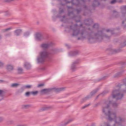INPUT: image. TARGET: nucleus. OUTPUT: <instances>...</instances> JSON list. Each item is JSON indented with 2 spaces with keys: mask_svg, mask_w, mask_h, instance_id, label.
I'll return each mask as SVG.
<instances>
[{
  "mask_svg": "<svg viewBox=\"0 0 126 126\" xmlns=\"http://www.w3.org/2000/svg\"><path fill=\"white\" fill-rule=\"evenodd\" d=\"M76 0L78 1V2H79V0Z\"/></svg>",
  "mask_w": 126,
  "mask_h": 126,
  "instance_id": "nucleus-56",
  "label": "nucleus"
},
{
  "mask_svg": "<svg viewBox=\"0 0 126 126\" xmlns=\"http://www.w3.org/2000/svg\"><path fill=\"white\" fill-rule=\"evenodd\" d=\"M114 15H115L116 14L118 15V13L116 11H113Z\"/></svg>",
  "mask_w": 126,
  "mask_h": 126,
  "instance_id": "nucleus-38",
  "label": "nucleus"
},
{
  "mask_svg": "<svg viewBox=\"0 0 126 126\" xmlns=\"http://www.w3.org/2000/svg\"><path fill=\"white\" fill-rule=\"evenodd\" d=\"M79 63L78 60H77L73 63L71 67V69L72 71H74L76 70V64L78 63Z\"/></svg>",
  "mask_w": 126,
  "mask_h": 126,
  "instance_id": "nucleus-5",
  "label": "nucleus"
},
{
  "mask_svg": "<svg viewBox=\"0 0 126 126\" xmlns=\"http://www.w3.org/2000/svg\"><path fill=\"white\" fill-rule=\"evenodd\" d=\"M11 29V28H7L4 29L3 30V32H4L6 31H8L10 30Z\"/></svg>",
  "mask_w": 126,
  "mask_h": 126,
  "instance_id": "nucleus-24",
  "label": "nucleus"
},
{
  "mask_svg": "<svg viewBox=\"0 0 126 126\" xmlns=\"http://www.w3.org/2000/svg\"><path fill=\"white\" fill-rule=\"evenodd\" d=\"M99 89L100 88L99 87H98L92 91L90 93L91 95L92 96L95 94L99 90Z\"/></svg>",
  "mask_w": 126,
  "mask_h": 126,
  "instance_id": "nucleus-15",
  "label": "nucleus"
},
{
  "mask_svg": "<svg viewBox=\"0 0 126 126\" xmlns=\"http://www.w3.org/2000/svg\"><path fill=\"white\" fill-rule=\"evenodd\" d=\"M53 43H43L41 44L40 47L43 48H46L49 47L50 46L52 45Z\"/></svg>",
  "mask_w": 126,
  "mask_h": 126,
  "instance_id": "nucleus-6",
  "label": "nucleus"
},
{
  "mask_svg": "<svg viewBox=\"0 0 126 126\" xmlns=\"http://www.w3.org/2000/svg\"><path fill=\"white\" fill-rule=\"evenodd\" d=\"M107 93V92H106V91H104L101 94H100L99 95H98L97 96V97H98V96L99 95H101L102 96H103L106 93Z\"/></svg>",
  "mask_w": 126,
  "mask_h": 126,
  "instance_id": "nucleus-29",
  "label": "nucleus"
},
{
  "mask_svg": "<svg viewBox=\"0 0 126 126\" xmlns=\"http://www.w3.org/2000/svg\"><path fill=\"white\" fill-rule=\"evenodd\" d=\"M86 6H84V7L86 8Z\"/></svg>",
  "mask_w": 126,
  "mask_h": 126,
  "instance_id": "nucleus-57",
  "label": "nucleus"
},
{
  "mask_svg": "<svg viewBox=\"0 0 126 126\" xmlns=\"http://www.w3.org/2000/svg\"><path fill=\"white\" fill-rule=\"evenodd\" d=\"M30 94H31V92H27L25 93V95L27 96H29Z\"/></svg>",
  "mask_w": 126,
  "mask_h": 126,
  "instance_id": "nucleus-31",
  "label": "nucleus"
},
{
  "mask_svg": "<svg viewBox=\"0 0 126 126\" xmlns=\"http://www.w3.org/2000/svg\"><path fill=\"white\" fill-rule=\"evenodd\" d=\"M122 17H123L126 15V6H123L122 8Z\"/></svg>",
  "mask_w": 126,
  "mask_h": 126,
  "instance_id": "nucleus-10",
  "label": "nucleus"
},
{
  "mask_svg": "<svg viewBox=\"0 0 126 126\" xmlns=\"http://www.w3.org/2000/svg\"><path fill=\"white\" fill-rule=\"evenodd\" d=\"M51 90L52 89H44L40 91V93L42 94H46L48 92L51 91Z\"/></svg>",
  "mask_w": 126,
  "mask_h": 126,
  "instance_id": "nucleus-7",
  "label": "nucleus"
},
{
  "mask_svg": "<svg viewBox=\"0 0 126 126\" xmlns=\"http://www.w3.org/2000/svg\"><path fill=\"white\" fill-rule=\"evenodd\" d=\"M116 15H117V14H116L115 15V16H116Z\"/></svg>",
  "mask_w": 126,
  "mask_h": 126,
  "instance_id": "nucleus-59",
  "label": "nucleus"
},
{
  "mask_svg": "<svg viewBox=\"0 0 126 126\" xmlns=\"http://www.w3.org/2000/svg\"><path fill=\"white\" fill-rule=\"evenodd\" d=\"M125 21H126V19L125 20Z\"/></svg>",
  "mask_w": 126,
  "mask_h": 126,
  "instance_id": "nucleus-60",
  "label": "nucleus"
},
{
  "mask_svg": "<svg viewBox=\"0 0 126 126\" xmlns=\"http://www.w3.org/2000/svg\"><path fill=\"white\" fill-rule=\"evenodd\" d=\"M3 119V118L2 117H0V122L2 121Z\"/></svg>",
  "mask_w": 126,
  "mask_h": 126,
  "instance_id": "nucleus-44",
  "label": "nucleus"
},
{
  "mask_svg": "<svg viewBox=\"0 0 126 126\" xmlns=\"http://www.w3.org/2000/svg\"><path fill=\"white\" fill-rule=\"evenodd\" d=\"M79 53V52L78 51H71L68 53L69 56H75L78 54Z\"/></svg>",
  "mask_w": 126,
  "mask_h": 126,
  "instance_id": "nucleus-9",
  "label": "nucleus"
},
{
  "mask_svg": "<svg viewBox=\"0 0 126 126\" xmlns=\"http://www.w3.org/2000/svg\"><path fill=\"white\" fill-rule=\"evenodd\" d=\"M91 126H95V124L94 123H93Z\"/></svg>",
  "mask_w": 126,
  "mask_h": 126,
  "instance_id": "nucleus-47",
  "label": "nucleus"
},
{
  "mask_svg": "<svg viewBox=\"0 0 126 126\" xmlns=\"http://www.w3.org/2000/svg\"><path fill=\"white\" fill-rule=\"evenodd\" d=\"M17 71L18 73V74H21L23 73V70L21 68H18L17 69Z\"/></svg>",
  "mask_w": 126,
  "mask_h": 126,
  "instance_id": "nucleus-19",
  "label": "nucleus"
},
{
  "mask_svg": "<svg viewBox=\"0 0 126 126\" xmlns=\"http://www.w3.org/2000/svg\"><path fill=\"white\" fill-rule=\"evenodd\" d=\"M30 105H23L22 106V108L23 109H25L29 107Z\"/></svg>",
  "mask_w": 126,
  "mask_h": 126,
  "instance_id": "nucleus-23",
  "label": "nucleus"
},
{
  "mask_svg": "<svg viewBox=\"0 0 126 126\" xmlns=\"http://www.w3.org/2000/svg\"><path fill=\"white\" fill-rule=\"evenodd\" d=\"M71 120H69L67 122L65 123V124H64V125H66L67 124H68L69 123H70V122H71Z\"/></svg>",
  "mask_w": 126,
  "mask_h": 126,
  "instance_id": "nucleus-37",
  "label": "nucleus"
},
{
  "mask_svg": "<svg viewBox=\"0 0 126 126\" xmlns=\"http://www.w3.org/2000/svg\"><path fill=\"white\" fill-rule=\"evenodd\" d=\"M50 57L49 52L46 50L42 51L40 52L39 56L37 58V62L39 63H43L46 58H49Z\"/></svg>",
  "mask_w": 126,
  "mask_h": 126,
  "instance_id": "nucleus-3",
  "label": "nucleus"
},
{
  "mask_svg": "<svg viewBox=\"0 0 126 126\" xmlns=\"http://www.w3.org/2000/svg\"><path fill=\"white\" fill-rule=\"evenodd\" d=\"M3 81V80H0V83H1Z\"/></svg>",
  "mask_w": 126,
  "mask_h": 126,
  "instance_id": "nucleus-51",
  "label": "nucleus"
},
{
  "mask_svg": "<svg viewBox=\"0 0 126 126\" xmlns=\"http://www.w3.org/2000/svg\"><path fill=\"white\" fill-rule=\"evenodd\" d=\"M6 82H7L6 81H4V83H6Z\"/></svg>",
  "mask_w": 126,
  "mask_h": 126,
  "instance_id": "nucleus-55",
  "label": "nucleus"
},
{
  "mask_svg": "<svg viewBox=\"0 0 126 126\" xmlns=\"http://www.w3.org/2000/svg\"><path fill=\"white\" fill-rule=\"evenodd\" d=\"M68 10H69V9H72V7H71L68 6Z\"/></svg>",
  "mask_w": 126,
  "mask_h": 126,
  "instance_id": "nucleus-46",
  "label": "nucleus"
},
{
  "mask_svg": "<svg viewBox=\"0 0 126 126\" xmlns=\"http://www.w3.org/2000/svg\"><path fill=\"white\" fill-rule=\"evenodd\" d=\"M125 21H122V25L124 26V28H126V25H124V22H125Z\"/></svg>",
  "mask_w": 126,
  "mask_h": 126,
  "instance_id": "nucleus-39",
  "label": "nucleus"
},
{
  "mask_svg": "<svg viewBox=\"0 0 126 126\" xmlns=\"http://www.w3.org/2000/svg\"><path fill=\"white\" fill-rule=\"evenodd\" d=\"M100 126H110L108 122H104L100 125Z\"/></svg>",
  "mask_w": 126,
  "mask_h": 126,
  "instance_id": "nucleus-17",
  "label": "nucleus"
},
{
  "mask_svg": "<svg viewBox=\"0 0 126 126\" xmlns=\"http://www.w3.org/2000/svg\"><path fill=\"white\" fill-rule=\"evenodd\" d=\"M17 126H26L25 125H19Z\"/></svg>",
  "mask_w": 126,
  "mask_h": 126,
  "instance_id": "nucleus-49",
  "label": "nucleus"
},
{
  "mask_svg": "<svg viewBox=\"0 0 126 126\" xmlns=\"http://www.w3.org/2000/svg\"><path fill=\"white\" fill-rule=\"evenodd\" d=\"M31 94L33 95H35L37 94L38 93V91H32L31 92Z\"/></svg>",
  "mask_w": 126,
  "mask_h": 126,
  "instance_id": "nucleus-20",
  "label": "nucleus"
},
{
  "mask_svg": "<svg viewBox=\"0 0 126 126\" xmlns=\"http://www.w3.org/2000/svg\"><path fill=\"white\" fill-rule=\"evenodd\" d=\"M99 3L98 2V0H94L93 5L94 7H95L97 5H99Z\"/></svg>",
  "mask_w": 126,
  "mask_h": 126,
  "instance_id": "nucleus-16",
  "label": "nucleus"
},
{
  "mask_svg": "<svg viewBox=\"0 0 126 126\" xmlns=\"http://www.w3.org/2000/svg\"><path fill=\"white\" fill-rule=\"evenodd\" d=\"M67 28L73 30V36H79V37L78 38V40L86 38L90 43L93 42L95 39L98 41H100L104 37L107 38H109L110 36L105 35V32H109L112 34H113V31L109 29L103 31L98 30L96 32L94 33L90 30L88 31H87L85 28L82 27V24L79 26L76 24L68 26Z\"/></svg>",
  "mask_w": 126,
  "mask_h": 126,
  "instance_id": "nucleus-2",
  "label": "nucleus"
},
{
  "mask_svg": "<svg viewBox=\"0 0 126 126\" xmlns=\"http://www.w3.org/2000/svg\"><path fill=\"white\" fill-rule=\"evenodd\" d=\"M79 21H77V22H79Z\"/></svg>",
  "mask_w": 126,
  "mask_h": 126,
  "instance_id": "nucleus-58",
  "label": "nucleus"
},
{
  "mask_svg": "<svg viewBox=\"0 0 126 126\" xmlns=\"http://www.w3.org/2000/svg\"><path fill=\"white\" fill-rule=\"evenodd\" d=\"M13 123V121L12 120L8 122V124H12Z\"/></svg>",
  "mask_w": 126,
  "mask_h": 126,
  "instance_id": "nucleus-41",
  "label": "nucleus"
},
{
  "mask_svg": "<svg viewBox=\"0 0 126 126\" xmlns=\"http://www.w3.org/2000/svg\"><path fill=\"white\" fill-rule=\"evenodd\" d=\"M80 11H81V10L80 9L77 10V11L78 13H79V12Z\"/></svg>",
  "mask_w": 126,
  "mask_h": 126,
  "instance_id": "nucleus-48",
  "label": "nucleus"
},
{
  "mask_svg": "<svg viewBox=\"0 0 126 126\" xmlns=\"http://www.w3.org/2000/svg\"><path fill=\"white\" fill-rule=\"evenodd\" d=\"M116 1V0H112L111 2L110 3L112 4H114Z\"/></svg>",
  "mask_w": 126,
  "mask_h": 126,
  "instance_id": "nucleus-36",
  "label": "nucleus"
},
{
  "mask_svg": "<svg viewBox=\"0 0 126 126\" xmlns=\"http://www.w3.org/2000/svg\"><path fill=\"white\" fill-rule=\"evenodd\" d=\"M35 38L36 40L38 41H40L44 38L42 34L40 32L37 33L35 34Z\"/></svg>",
  "mask_w": 126,
  "mask_h": 126,
  "instance_id": "nucleus-4",
  "label": "nucleus"
},
{
  "mask_svg": "<svg viewBox=\"0 0 126 126\" xmlns=\"http://www.w3.org/2000/svg\"><path fill=\"white\" fill-rule=\"evenodd\" d=\"M30 34V33L29 32H27L24 33V36L25 37L28 36Z\"/></svg>",
  "mask_w": 126,
  "mask_h": 126,
  "instance_id": "nucleus-21",
  "label": "nucleus"
},
{
  "mask_svg": "<svg viewBox=\"0 0 126 126\" xmlns=\"http://www.w3.org/2000/svg\"><path fill=\"white\" fill-rule=\"evenodd\" d=\"M3 91L1 90H0V95H2Z\"/></svg>",
  "mask_w": 126,
  "mask_h": 126,
  "instance_id": "nucleus-45",
  "label": "nucleus"
},
{
  "mask_svg": "<svg viewBox=\"0 0 126 126\" xmlns=\"http://www.w3.org/2000/svg\"><path fill=\"white\" fill-rule=\"evenodd\" d=\"M6 69L9 71H12L13 69V66L10 64H8L6 65Z\"/></svg>",
  "mask_w": 126,
  "mask_h": 126,
  "instance_id": "nucleus-8",
  "label": "nucleus"
},
{
  "mask_svg": "<svg viewBox=\"0 0 126 126\" xmlns=\"http://www.w3.org/2000/svg\"><path fill=\"white\" fill-rule=\"evenodd\" d=\"M24 66L27 69H30L31 67V64L28 62H26L24 64Z\"/></svg>",
  "mask_w": 126,
  "mask_h": 126,
  "instance_id": "nucleus-13",
  "label": "nucleus"
},
{
  "mask_svg": "<svg viewBox=\"0 0 126 126\" xmlns=\"http://www.w3.org/2000/svg\"><path fill=\"white\" fill-rule=\"evenodd\" d=\"M4 63L1 61H0V67H2L3 66Z\"/></svg>",
  "mask_w": 126,
  "mask_h": 126,
  "instance_id": "nucleus-26",
  "label": "nucleus"
},
{
  "mask_svg": "<svg viewBox=\"0 0 126 126\" xmlns=\"http://www.w3.org/2000/svg\"><path fill=\"white\" fill-rule=\"evenodd\" d=\"M66 46L68 48V45H66Z\"/></svg>",
  "mask_w": 126,
  "mask_h": 126,
  "instance_id": "nucleus-54",
  "label": "nucleus"
},
{
  "mask_svg": "<svg viewBox=\"0 0 126 126\" xmlns=\"http://www.w3.org/2000/svg\"><path fill=\"white\" fill-rule=\"evenodd\" d=\"M63 9H60V11L59 12V14H60L62 13H63Z\"/></svg>",
  "mask_w": 126,
  "mask_h": 126,
  "instance_id": "nucleus-32",
  "label": "nucleus"
},
{
  "mask_svg": "<svg viewBox=\"0 0 126 126\" xmlns=\"http://www.w3.org/2000/svg\"><path fill=\"white\" fill-rule=\"evenodd\" d=\"M122 74V72H119L117 73L116 75L115 76V77H117L118 76Z\"/></svg>",
  "mask_w": 126,
  "mask_h": 126,
  "instance_id": "nucleus-27",
  "label": "nucleus"
},
{
  "mask_svg": "<svg viewBox=\"0 0 126 126\" xmlns=\"http://www.w3.org/2000/svg\"><path fill=\"white\" fill-rule=\"evenodd\" d=\"M92 22L93 21L91 19H87L85 20L84 23L86 25L90 26V25L91 24L90 23Z\"/></svg>",
  "mask_w": 126,
  "mask_h": 126,
  "instance_id": "nucleus-11",
  "label": "nucleus"
},
{
  "mask_svg": "<svg viewBox=\"0 0 126 126\" xmlns=\"http://www.w3.org/2000/svg\"><path fill=\"white\" fill-rule=\"evenodd\" d=\"M124 84L117 85L115 89L113 91L112 96H110L108 100L105 101L102 106L103 112L110 121H113L114 124L113 126H125V119L121 116L118 115L116 111L110 110H109L110 105L112 104L114 108L117 107L118 104L113 102V99L115 98L117 99H121L123 96L122 92H126V78L123 79Z\"/></svg>",
  "mask_w": 126,
  "mask_h": 126,
  "instance_id": "nucleus-1",
  "label": "nucleus"
},
{
  "mask_svg": "<svg viewBox=\"0 0 126 126\" xmlns=\"http://www.w3.org/2000/svg\"><path fill=\"white\" fill-rule=\"evenodd\" d=\"M19 85L17 83H14L11 85V87H17Z\"/></svg>",
  "mask_w": 126,
  "mask_h": 126,
  "instance_id": "nucleus-18",
  "label": "nucleus"
},
{
  "mask_svg": "<svg viewBox=\"0 0 126 126\" xmlns=\"http://www.w3.org/2000/svg\"><path fill=\"white\" fill-rule=\"evenodd\" d=\"M86 0H81V1L83 2H84V1H85Z\"/></svg>",
  "mask_w": 126,
  "mask_h": 126,
  "instance_id": "nucleus-50",
  "label": "nucleus"
},
{
  "mask_svg": "<svg viewBox=\"0 0 126 126\" xmlns=\"http://www.w3.org/2000/svg\"><path fill=\"white\" fill-rule=\"evenodd\" d=\"M90 95H89V96H87L85 98L83 99L82 100L83 101H85L86 100V99H88L90 97Z\"/></svg>",
  "mask_w": 126,
  "mask_h": 126,
  "instance_id": "nucleus-28",
  "label": "nucleus"
},
{
  "mask_svg": "<svg viewBox=\"0 0 126 126\" xmlns=\"http://www.w3.org/2000/svg\"><path fill=\"white\" fill-rule=\"evenodd\" d=\"M126 45V40L122 44V46L123 47H124Z\"/></svg>",
  "mask_w": 126,
  "mask_h": 126,
  "instance_id": "nucleus-33",
  "label": "nucleus"
},
{
  "mask_svg": "<svg viewBox=\"0 0 126 126\" xmlns=\"http://www.w3.org/2000/svg\"><path fill=\"white\" fill-rule=\"evenodd\" d=\"M73 12L72 11H71V12H69V13H68V15L69 16L71 14H72L73 15Z\"/></svg>",
  "mask_w": 126,
  "mask_h": 126,
  "instance_id": "nucleus-43",
  "label": "nucleus"
},
{
  "mask_svg": "<svg viewBox=\"0 0 126 126\" xmlns=\"http://www.w3.org/2000/svg\"><path fill=\"white\" fill-rule=\"evenodd\" d=\"M31 87V85H27L24 86V87L25 88H30Z\"/></svg>",
  "mask_w": 126,
  "mask_h": 126,
  "instance_id": "nucleus-25",
  "label": "nucleus"
},
{
  "mask_svg": "<svg viewBox=\"0 0 126 126\" xmlns=\"http://www.w3.org/2000/svg\"><path fill=\"white\" fill-rule=\"evenodd\" d=\"M56 17L60 18L61 21L64 22H65V21L67 20V19L64 16H56Z\"/></svg>",
  "mask_w": 126,
  "mask_h": 126,
  "instance_id": "nucleus-12",
  "label": "nucleus"
},
{
  "mask_svg": "<svg viewBox=\"0 0 126 126\" xmlns=\"http://www.w3.org/2000/svg\"><path fill=\"white\" fill-rule=\"evenodd\" d=\"M46 67H43L40 68V69L42 70H46Z\"/></svg>",
  "mask_w": 126,
  "mask_h": 126,
  "instance_id": "nucleus-35",
  "label": "nucleus"
},
{
  "mask_svg": "<svg viewBox=\"0 0 126 126\" xmlns=\"http://www.w3.org/2000/svg\"><path fill=\"white\" fill-rule=\"evenodd\" d=\"M44 85V84H39L38 86V87H41V86H43Z\"/></svg>",
  "mask_w": 126,
  "mask_h": 126,
  "instance_id": "nucleus-40",
  "label": "nucleus"
},
{
  "mask_svg": "<svg viewBox=\"0 0 126 126\" xmlns=\"http://www.w3.org/2000/svg\"><path fill=\"white\" fill-rule=\"evenodd\" d=\"M22 32V30L20 29H18L14 31L15 34L16 36L19 35Z\"/></svg>",
  "mask_w": 126,
  "mask_h": 126,
  "instance_id": "nucleus-14",
  "label": "nucleus"
},
{
  "mask_svg": "<svg viewBox=\"0 0 126 126\" xmlns=\"http://www.w3.org/2000/svg\"><path fill=\"white\" fill-rule=\"evenodd\" d=\"M89 105H90V104L86 105L85 106H84L82 107L81 108L82 109H84L85 108H86V107H88V106H89Z\"/></svg>",
  "mask_w": 126,
  "mask_h": 126,
  "instance_id": "nucleus-30",
  "label": "nucleus"
},
{
  "mask_svg": "<svg viewBox=\"0 0 126 126\" xmlns=\"http://www.w3.org/2000/svg\"><path fill=\"white\" fill-rule=\"evenodd\" d=\"M99 27V25L98 24H95L93 25V27L94 28H98Z\"/></svg>",
  "mask_w": 126,
  "mask_h": 126,
  "instance_id": "nucleus-22",
  "label": "nucleus"
},
{
  "mask_svg": "<svg viewBox=\"0 0 126 126\" xmlns=\"http://www.w3.org/2000/svg\"><path fill=\"white\" fill-rule=\"evenodd\" d=\"M1 36L0 35V39L1 38Z\"/></svg>",
  "mask_w": 126,
  "mask_h": 126,
  "instance_id": "nucleus-53",
  "label": "nucleus"
},
{
  "mask_svg": "<svg viewBox=\"0 0 126 126\" xmlns=\"http://www.w3.org/2000/svg\"><path fill=\"white\" fill-rule=\"evenodd\" d=\"M3 99V96H1V99H0V101L1 100H2V99Z\"/></svg>",
  "mask_w": 126,
  "mask_h": 126,
  "instance_id": "nucleus-52",
  "label": "nucleus"
},
{
  "mask_svg": "<svg viewBox=\"0 0 126 126\" xmlns=\"http://www.w3.org/2000/svg\"><path fill=\"white\" fill-rule=\"evenodd\" d=\"M11 34V33H9L8 34H7L5 35V36H8L10 35Z\"/></svg>",
  "mask_w": 126,
  "mask_h": 126,
  "instance_id": "nucleus-42",
  "label": "nucleus"
},
{
  "mask_svg": "<svg viewBox=\"0 0 126 126\" xmlns=\"http://www.w3.org/2000/svg\"><path fill=\"white\" fill-rule=\"evenodd\" d=\"M63 90L62 88H57L56 89V91L57 92H59L60 91H62Z\"/></svg>",
  "mask_w": 126,
  "mask_h": 126,
  "instance_id": "nucleus-34",
  "label": "nucleus"
}]
</instances>
